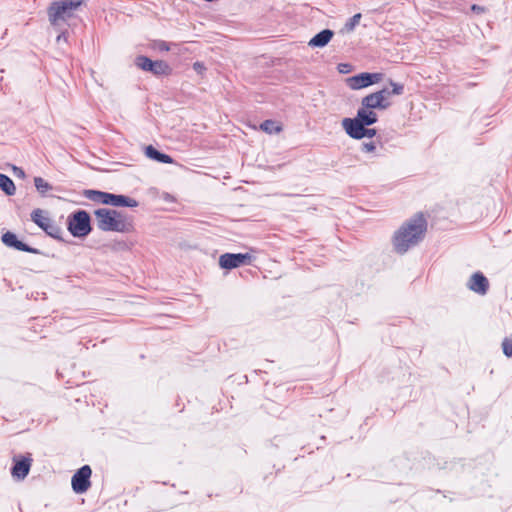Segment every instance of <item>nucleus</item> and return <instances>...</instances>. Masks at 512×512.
Instances as JSON below:
<instances>
[{
	"instance_id": "1",
	"label": "nucleus",
	"mask_w": 512,
	"mask_h": 512,
	"mask_svg": "<svg viewBox=\"0 0 512 512\" xmlns=\"http://www.w3.org/2000/svg\"><path fill=\"white\" fill-rule=\"evenodd\" d=\"M96 227L102 232L132 234L136 231L133 217L126 213L109 208L94 211Z\"/></svg>"
},
{
	"instance_id": "2",
	"label": "nucleus",
	"mask_w": 512,
	"mask_h": 512,
	"mask_svg": "<svg viewBox=\"0 0 512 512\" xmlns=\"http://www.w3.org/2000/svg\"><path fill=\"white\" fill-rule=\"evenodd\" d=\"M426 227V220L422 215H416L405 222L393 236L394 249L399 253L406 252L422 240Z\"/></svg>"
},
{
	"instance_id": "3",
	"label": "nucleus",
	"mask_w": 512,
	"mask_h": 512,
	"mask_svg": "<svg viewBox=\"0 0 512 512\" xmlns=\"http://www.w3.org/2000/svg\"><path fill=\"white\" fill-rule=\"evenodd\" d=\"M86 0H54L48 8V19L53 26L72 17Z\"/></svg>"
},
{
	"instance_id": "4",
	"label": "nucleus",
	"mask_w": 512,
	"mask_h": 512,
	"mask_svg": "<svg viewBox=\"0 0 512 512\" xmlns=\"http://www.w3.org/2000/svg\"><path fill=\"white\" fill-rule=\"evenodd\" d=\"M391 90L383 88L379 91L368 94L362 99L361 105L371 109H387L391 103L389 97L391 95H401L404 92V86L400 83L390 81Z\"/></svg>"
},
{
	"instance_id": "5",
	"label": "nucleus",
	"mask_w": 512,
	"mask_h": 512,
	"mask_svg": "<svg viewBox=\"0 0 512 512\" xmlns=\"http://www.w3.org/2000/svg\"><path fill=\"white\" fill-rule=\"evenodd\" d=\"M84 195L89 200L103 205L128 208H135L138 206V201L136 199L126 195L112 194L97 190H86L84 191Z\"/></svg>"
},
{
	"instance_id": "6",
	"label": "nucleus",
	"mask_w": 512,
	"mask_h": 512,
	"mask_svg": "<svg viewBox=\"0 0 512 512\" xmlns=\"http://www.w3.org/2000/svg\"><path fill=\"white\" fill-rule=\"evenodd\" d=\"M134 65L137 69L150 73L157 78L169 77L173 72L172 66L166 60H153L145 55H137L134 59Z\"/></svg>"
},
{
	"instance_id": "7",
	"label": "nucleus",
	"mask_w": 512,
	"mask_h": 512,
	"mask_svg": "<svg viewBox=\"0 0 512 512\" xmlns=\"http://www.w3.org/2000/svg\"><path fill=\"white\" fill-rule=\"evenodd\" d=\"M67 227L74 237H86L91 232L89 214L84 210L73 213L68 217Z\"/></svg>"
},
{
	"instance_id": "8",
	"label": "nucleus",
	"mask_w": 512,
	"mask_h": 512,
	"mask_svg": "<svg viewBox=\"0 0 512 512\" xmlns=\"http://www.w3.org/2000/svg\"><path fill=\"white\" fill-rule=\"evenodd\" d=\"M383 79L382 73L361 72L345 79V85L353 91L368 88L380 83Z\"/></svg>"
},
{
	"instance_id": "9",
	"label": "nucleus",
	"mask_w": 512,
	"mask_h": 512,
	"mask_svg": "<svg viewBox=\"0 0 512 512\" xmlns=\"http://www.w3.org/2000/svg\"><path fill=\"white\" fill-rule=\"evenodd\" d=\"M253 258L251 253H225L219 257V266L222 269L231 270L250 264Z\"/></svg>"
},
{
	"instance_id": "10",
	"label": "nucleus",
	"mask_w": 512,
	"mask_h": 512,
	"mask_svg": "<svg viewBox=\"0 0 512 512\" xmlns=\"http://www.w3.org/2000/svg\"><path fill=\"white\" fill-rule=\"evenodd\" d=\"M31 218L34 221V223L37 224L41 229H43L48 235L52 237H58L60 229L51 220L48 212L41 209H36L32 212Z\"/></svg>"
},
{
	"instance_id": "11",
	"label": "nucleus",
	"mask_w": 512,
	"mask_h": 512,
	"mask_svg": "<svg viewBox=\"0 0 512 512\" xmlns=\"http://www.w3.org/2000/svg\"><path fill=\"white\" fill-rule=\"evenodd\" d=\"M92 471L88 465L80 468L72 477V488L76 493H84L90 487Z\"/></svg>"
},
{
	"instance_id": "12",
	"label": "nucleus",
	"mask_w": 512,
	"mask_h": 512,
	"mask_svg": "<svg viewBox=\"0 0 512 512\" xmlns=\"http://www.w3.org/2000/svg\"><path fill=\"white\" fill-rule=\"evenodd\" d=\"M341 124L351 138L362 139L364 125L357 118H344Z\"/></svg>"
},
{
	"instance_id": "13",
	"label": "nucleus",
	"mask_w": 512,
	"mask_h": 512,
	"mask_svg": "<svg viewBox=\"0 0 512 512\" xmlns=\"http://www.w3.org/2000/svg\"><path fill=\"white\" fill-rule=\"evenodd\" d=\"M467 286L471 291L484 295L488 290L489 282L482 273L476 272L470 277Z\"/></svg>"
},
{
	"instance_id": "14",
	"label": "nucleus",
	"mask_w": 512,
	"mask_h": 512,
	"mask_svg": "<svg viewBox=\"0 0 512 512\" xmlns=\"http://www.w3.org/2000/svg\"><path fill=\"white\" fill-rule=\"evenodd\" d=\"M334 36V32L330 29H324L314 35L309 41H308V47L311 49L316 48H324L326 47L330 41L332 40Z\"/></svg>"
},
{
	"instance_id": "15",
	"label": "nucleus",
	"mask_w": 512,
	"mask_h": 512,
	"mask_svg": "<svg viewBox=\"0 0 512 512\" xmlns=\"http://www.w3.org/2000/svg\"><path fill=\"white\" fill-rule=\"evenodd\" d=\"M144 154L147 158L165 164H172L173 159L154 148L152 145H148L144 148Z\"/></svg>"
},
{
	"instance_id": "16",
	"label": "nucleus",
	"mask_w": 512,
	"mask_h": 512,
	"mask_svg": "<svg viewBox=\"0 0 512 512\" xmlns=\"http://www.w3.org/2000/svg\"><path fill=\"white\" fill-rule=\"evenodd\" d=\"M355 118H357L364 126L372 125L377 121L376 113L373 109L368 108L367 106H362L357 111V116Z\"/></svg>"
},
{
	"instance_id": "17",
	"label": "nucleus",
	"mask_w": 512,
	"mask_h": 512,
	"mask_svg": "<svg viewBox=\"0 0 512 512\" xmlns=\"http://www.w3.org/2000/svg\"><path fill=\"white\" fill-rule=\"evenodd\" d=\"M2 242L5 245L9 247H14L17 250L33 252V250L29 249L24 243L19 241L16 235L11 232H6L5 234H3Z\"/></svg>"
},
{
	"instance_id": "18",
	"label": "nucleus",
	"mask_w": 512,
	"mask_h": 512,
	"mask_svg": "<svg viewBox=\"0 0 512 512\" xmlns=\"http://www.w3.org/2000/svg\"><path fill=\"white\" fill-rule=\"evenodd\" d=\"M30 461L27 459L19 460L15 463L12 474L14 477L23 479L29 472Z\"/></svg>"
},
{
	"instance_id": "19",
	"label": "nucleus",
	"mask_w": 512,
	"mask_h": 512,
	"mask_svg": "<svg viewBox=\"0 0 512 512\" xmlns=\"http://www.w3.org/2000/svg\"><path fill=\"white\" fill-rule=\"evenodd\" d=\"M260 129L267 134H278L283 130L282 123L276 120H265L260 124Z\"/></svg>"
},
{
	"instance_id": "20",
	"label": "nucleus",
	"mask_w": 512,
	"mask_h": 512,
	"mask_svg": "<svg viewBox=\"0 0 512 512\" xmlns=\"http://www.w3.org/2000/svg\"><path fill=\"white\" fill-rule=\"evenodd\" d=\"M0 189L4 191L7 195H14L16 192V187L14 182L6 175L0 173Z\"/></svg>"
},
{
	"instance_id": "21",
	"label": "nucleus",
	"mask_w": 512,
	"mask_h": 512,
	"mask_svg": "<svg viewBox=\"0 0 512 512\" xmlns=\"http://www.w3.org/2000/svg\"><path fill=\"white\" fill-rule=\"evenodd\" d=\"M34 185L37 189V191L41 194V195H45L47 192H49L50 190H52V185L50 183H48L45 179H43L42 177H35L34 178Z\"/></svg>"
},
{
	"instance_id": "22",
	"label": "nucleus",
	"mask_w": 512,
	"mask_h": 512,
	"mask_svg": "<svg viewBox=\"0 0 512 512\" xmlns=\"http://www.w3.org/2000/svg\"><path fill=\"white\" fill-rule=\"evenodd\" d=\"M151 48L155 51H158V52H168L171 48H170V44L165 42V41H156L154 42L152 45H151Z\"/></svg>"
},
{
	"instance_id": "23",
	"label": "nucleus",
	"mask_w": 512,
	"mask_h": 512,
	"mask_svg": "<svg viewBox=\"0 0 512 512\" xmlns=\"http://www.w3.org/2000/svg\"><path fill=\"white\" fill-rule=\"evenodd\" d=\"M503 353L507 357H512V336L505 338L502 342Z\"/></svg>"
},
{
	"instance_id": "24",
	"label": "nucleus",
	"mask_w": 512,
	"mask_h": 512,
	"mask_svg": "<svg viewBox=\"0 0 512 512\" xmlns=\"http://www.w3.org/2000/svg\"><path fill=\"white\" fill-rule=\"evenodd\" d=\"M361 151L367 154H373L376 151V144L373 141L363 142L361 145Z\"/></svg>"
},
{
	"instance_id": "25",
	"label": "nucleus",
	"mask_w": 512,
	"mask_h": 512,
	"mask_svg": "<svg viewBox=\"0 0 512 512\" xmlns=\"http://www.w3.org/2000/svg\"><path fill=\"white\" fill-rule=\"evenodd\" d=\"M340 74H349L353 71V66L350 63H339L336 67Z\"/></svg>"
},
{
	"instance_id": "26",
	"label": "nucleus",
	"mask_w": 512,
	"mask_h": 512,
	"mask_svg": "<svg viewBox=\"0 0 512 512\" xmlns=\"http://www.w3.org/2000/svg\"><path fill=\"white\" fill-rule=\"evenodd\" d=\"M193 70H194L197 74H199V75H203V74H204V72L206 71V66H205V64H204L203 62H199V61H198V62H195V63L193 64Z\"/></svg>"
},
{
	"instance_id": "27",
	"label": "nucleus",
	"mask_w": 512,
	"mask_h": 512,
	"mask_svg": "<svg viewBox=\"0 0 512 512\" xmlns=\"http://www.w3.org/2000/svg\"><path fill=\"white\" fill-rule=\"evenodd\" d=\"M376 135V130L375 129H368L364 126L363 128V135H362V138H372Z\"/></svg>"
},
{
	"instance_id": "28",
	"label": "nucleus",
	"mask_w": 512,
	"mask_h": 512,
	"mask_svg": "<svg viewBox=\"0 0 512 512\" xmlns=\"http://www.w3.org/2000/svg\"><path fill=\"white\" fill-rule=\"evenodd\" d=\"M12 170H13V173L15 176H17L19 178H25V172L23 171L22 168L13 166Z\"/></svg>"
},
{
	"instance_id": "29",
	"label": "nucleus",
	"mask_w": 512,
	"mask_h": 512,
	"mask_svg": "<svg viewBox=\"0 0 512 512\" xmlns=\"http://www.w3.org/2000/svg\"><path fill=\"white\" fill-rule=\"evenodd\" d=\"M360 18H361V14H355L352 18H351V24H350V29H353L360 21Z\"/></svg>"
},
{
	"instance_id": "30",
	"label": "nucleus",
	"mask_w": 512,
	"mask_h": 512,
	"mask_svg": "<svg viewBox=\"0 0 512 512\" xmlns=\"http://www.w3.org/2000/svg\"><path fill=\"white\" fill-rule=\"evenodd\" d=\"M68 40V36H67V33L66 32H62L61 34H59L56 38V42L57 43H61V42H67Z\"/></svg>"
},
{
	"instance_id": "31",
	"label": "nucleus",
	"mask_w": 512,
	"mask_h": 512,
	"mask_svg": "<svg viewBox=\"0 0 512 512\" xmlns=\"http://www.w3.org/2000/svg\"><path fill=\"white\" fill-rule=\"evenodd\" d=\"M472 10L477 11V12H483L484 11V9L482 7L476 6V5L472 6Z\"/></svg>"
}]
</instances>
